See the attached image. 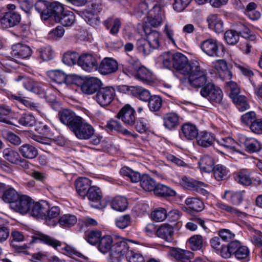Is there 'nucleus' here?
Listing matches in <instances>:
<instances>
[{"instance_id":"obj_20","label":"nucleus","mask_w":262,"mask_h":262,"mask_svg":"<svg viewBox=\"0 0 262 262\" xmlns=\"http://www.w3.org/2000/svg\"><path fill=\"white\" fill-rule=\"evenodd\" d=\"M48 210V204L44 201L33 203L28 212L31 215L36 218H42L46 216Z\"/></svg>"},{"instance_id":"obj_33","label":"nucleus","mask_w":262,"mask_h":262,"mask_svg":"<svg viewBox=\"0 0 262 262\" xmlns=\"http://www.w3.org/2000/svg\"><path fill=\"white\" fill-rule=\"evenodd\" d=\"M111 207L118 211H124L128 206V202L127 199L122 196H116L112 200L111 202Z\"/></svg>"},{"instance_id":"obj_10","label":"nucleus","mask_w":262,"mask_h":262,"mask_svg":"<svg viewBox=\"0 0 262 262\" xmlns=\"http://www.w3.org/2000/svg\"><path fill=\"white\" fill-rule=\"evenodd\" d=\"M15 80L17 81H22L24 88L28 91L39 95L45 94V90L42 84L39 82L35 81L30 78L20 76H18Z\"/></svg>"},{"instance_id":"obj_3","label":"nucleus","mask_w":262,"mask_h":262,"mask_svg":"<svg viewBox=\"0 0 262 262\" xmlns=\"http://www.w3.org/2000/svg\"><path fill=\"white\" fill-rule=\"evenodd\" d=\"M202 51L211 57H221L224 54L225 47L219 45L217 40L209 38L201 42L200 45Z\"/></svg>"},{"instance_id":"obj_40","label":"nucleus","mask_w":262,"mask_h":262,"mask_svg":"<svg viewBox=\"0 0 262 262\" xmlns=\"http://www.w3.org/2000/svg\"><path fill=\"white\" fill-rule=\"evenodd\" d=\"M3 193V200L5 202L9 203L11 207L12 203L15 202L20 195L12 187L8 188L6 187Z\"/></svg>"},{"instance_id":"obj_47","label":"nucleus","mask_w":262,"mask_h":262,"mask_svg":"<svg viewBox=\"0 0 262 262\" xmlns=\"http://www.w3.org/2000/svg\"><path fill=\"white\" fill-rule=\"evenodd\" d=\"M136 46L138 51L142 53L144 55H149L154 49L151 48L148 41L143 38L138 39L137 41Z\"/></svg>"},{"instance_id":"obj_46","label":"nucleus","mask_w":262,"mask_h":262,"mask_svg":"<svg viewBox=\"0 0 262 262\" xmlns=\"http://www.w3.org/2000/svg\"><path fill=\"white\" fill-rule=\"evenodd\" d=\"M48 76L53 81L58 84L64 83L66 75L60 70H51L48 72Z\"/></svg>"},{"instance_id":"obj_48","label":"nucleus","mask_w":262,"mask_h":262,"mask_svg":"<svg viewBox=\"0 0 262 262\" xmlns=\"http://www.w3.org/2000/svg\"><path fill=\"white\" fill-rule=\"evenodd\" d=\"M49 8L51 11L50 17H53L55 20L57 16H60L65 12L63 5L58 2L50 3Z\"/></svg>"},{"instance_id":"obj_11","label":"nucleus","mask_w":262,"mask_h":262,"mask_svg":"<svg viewBox=\"0 0 262 262\" xmlns=\"http://www.w3.org/2000/svg\"><path fill=\"white\" fill-rule=\"evenodd\" d=\"M192 62H189L186 56L180 53L173 54V68L180 72V73L185 75L188 73V67L192 66Z\"/></svg>"},{"instance_id":"obj_32","label":"nucleus","mask_w":262,"mask_h":262,"mask_svg":"<svg viewBox=\"0 0 262 262\" xmlns=\"http://www.w3.org/2000/svg\"><path fill=\"white\" fill-rule=\"evenodd\" d=\"M4 158L13 164H18L19 161L24 162V159H22L19 155V152L9 148H7L3 150Z\"/></svg>"},{"instance_id":"obj_31","label":"nucleus","mask_w":262,"mask_h":262,"mask_svg":"<svg viewBox=\"0 0 262 262\" xmlns=\"http://www.w3.org/2000/svg\"><path fill=\"white\" fill-rule=\"evenodd\" d=\"M244 191L226 190L225 191V196L233 205L240 204L244 199Z\"/></svg>"},{"instance_id":"obj_23","label":"nucleus","mask_w":262,"mask_h":262,"mask_svg":"<svg viewBox=\"0 0 262 262\" xmlns=\"http://www.w3.org/2000/svg\"><path fill=\"white\" fill-rule=\"evenodd\" d=\"M86 193V196L91 202V206L97 208H100L99 202L102 198L100 188L96 186H92Z\"/></svg>"},{"instance_id":"obj_64","label":"nucleus","mask_w":262,"mask_h":262,"mask_svg":"<svg viewBox=\"0 0 262 262\" xmlns=\"http://www.w3.org/2000/svg\"><path fill=\"white\" fill-rule=\"evenodd\" d=\"M126 258L129 262H144L143 256L139 253L129 250L126 256Z\"/></svg>"},{"instance_id":"obj_57","label":"nucleus","mask_w":262,"mask_h":262,"mask_svg":"<svg viewBox=\"0 0 262 262\" xmlns=\"http://www.w3.org/2000/svg\"><path fill=\"white\" fill-rule=\"evenodd\" d=\"M239 33L236 31L229 30L224 34V39L227 43L230 45L236 44L239 40Z\"/></svg>"},{"instance_id":"obj_4","label":"nucleus","mask_w":262,"mask_h":262,"mask_svg":"<svg viewBox=\"0 0 262 262\" xmlns=\"http://www.w3.org/2000/svg\"><path fill=\"white\" fill-rule=\"evenodd\" d=\"M79 139L88 140L94 135V127L81 118L71 130Z\"/></svg>"},{"instance_id":"obj_8","label":"nucleus","mask_w":262,"mask_h":262,"mask_svg":"<svg viewBox=\"0 0 262 262\" xmlns=\"http://www.w3.org/2000/svg\"><path fill=\"white\" fill-rule=\"evenodd\" d=\"M135 110L129 105L125 104L118 112L117 117L127 126H134L136 122Z\"/></svg>"},{"instance_id":"obj_59","label":"nucleus","mask_w":262,"mask_h":262,"mask_svg":"<svg viewBox=\"0 0 262 262\" xmlns=\"http://www.w3.org/2000/svg\"><path fill=\"white\" fill-rule=\"evenodd\" d=\"M35 122V117L30 114H24L18 119V123L25 126H32Z\"/></svg>"},{"instance_id":"obj_44","label":"nucleus","mask_w":262,"mask_h":262,"mask_svg":"<svg viewBox=\"0 0 262 262\" xmlns=\"http://www.w3.org/2000/svg\"><path fill=\"white\" fill-rule=\"evenodd\" d=\"M105 126L110 130H115L125 135H133L130 132L122 125L120 122L115 120L112 119L109 121Z\"/></svg>"},{"instance_id":"obj_34","label":"nucleus","mask_w":262,"mask_h":262,"mask_svg":"<svg viewBox=\"0 0 262 262\" xmlns=\"http://www.w3.org/2000/svg\"><path fill=\"white\" fill-rule=\"evenodd\" d=\"M214 161L212 157L204 155L200 159L199 166L200 169L205 172H210L213 170Z\"/></svg>"},{"instance_id":"obj_54","label":"nucleus","mask_w":262,"mask_h":262,"mask_svg":"<svg viewBox=\"0 0 262 262\" xmlns=\"http://www.w3.org/2000/svg\"><path fill=\"white\" fill-rule=\"evenodd\" d=\"M212 171L214 178L217 181H222L227 177L228 170L225 166L221 164L214 166Z\"/></svg>"},{"instance_id":"obj_18","label":"nucleus","mask_w":262,"mask_h":262,"mask_svg":"<svg viewBox=\"0 0 262 262\" xmlns=\"http://www.w3.org/2000/svg\"><path fill=\"white\" fill-rule=\"evenodd\" d=\"M169 254L178 262H190L194 256L193 253L189 251L177 248L171 249Z\"/></svg>"},{"instance_id":"obj_22","label":"nucleus","mask_w":262,"mask_h":262,"mask_svg":"<svg viewBox=\"0 0 262 262\" xmlns=\"http://www.w3.org/2000/svg\"><path fill=\"white\" fill-rule=\"evenodd\" d=\"M156 234L158 237L166 242H171L173 239V228L169 224H163L156 230Z\"/></svg>"},{"instance_id":"obj_51","label":"nucleus","mask_w":262,"mask_h":262,"mask_svg":"<svg viewBox=\"0 0 262 262\" xmlns=\"http://www.w3.org/2000/svg\"><path fill=\"white\" fill-rule=\"evenodd\" d=\"M102 237V233L99 230H92L85 234L86 241L92 245L98 244Z\"/></svg>"},{"instance_id":"obj_53","label":"nucleus","mask_w":262,"mask_h":262,"mask_svg":"<svg viewBox=\"0 0 262 262\" xmlns=\"http://www.w3.org/2000/svg\"><path fill=\"white\" fill-rule=\"evenodd\" d=\"M2 136L6 140L15 146L20 145L21 143L20 138L12 132L4 130L2 132Z\"/></svg>"},{"instance_id":"obj_26","label":"nucleus","mask_w":262,"mask_h":262,"mask_svg":"<svg viewBox=\"0 0 262 262\" xmlns=\"http://www.w3.org/2000/svg\"><path fill=\"white\" fill-rule=\"evenodd\" d=\"M50 3L46 1L39 0L35 4L36 10L40 14L43 20H47L51 16V11L49 10Z\"/></svg>"},{"instance_id":"obj_15","label":"nucleus","mask_w":262,"mask_h":262,"mask_svg":"<svg viewBox=\"0 0 262 262\" xmlns=\"http://www.w3.org/2000/svg\"><path fill=\"white\" fill-rule=\"evenodd\" d=\"M11 55L17 58L26 59L29 58L32 54L31 48L24 43H18L12 46Z\"/></svg>"},{"instance_id":"obj_52","label":"nucleus","mask_w":262,"mask_h":262,"mask_svg":"<svg viewBox=\"0 0 262 262\" xmlns=\"http://www.w3.org/2000/svg\"><path fill=\"white\" fill-rule=\"evenodd\" d=\"M233 102L237 105V107L241 112L245 111L249 108V105L247 102L246 97L238 94L231 98Z\"/></svg>"},{"instance_id":"obj_25","label":"nucleus","mask_w":262,"mask_h":262,"mask_svg":"<svg viewBox=\"0 0 262 262\" xmlns=\"http://www.w3.org/2000/svg\"><path fill=\"white\" fill-rule=\"evenodd\" d=\"M18 150L21 156L26 159H33L38 155L37 149L29 143H25L20 146Z\"/></svg>"},{"instance_id":"obj_35","label":"nucleus","mask_w":262,"mask_h":262,"mask_svg":"<svg viewBox=\"0 0 262 262\" xmlns=\"http://www.w3.org/2000/svg\"><path fill=\"white\" fill-rule=\"evenodd\" d=\"M75 19V15L72 12L65 11L60 16H57L55 21L63 26L69 27L73 24Z\"/></svg>"},{"instance_id":"obj_29","label":"nucleus","mask_w":262,"mask_h":262,"mask_svg":"<svg viewBox=\"0 0 262 262\" xmlns=\"http://www.w3.org/2000/svg\"><path fill=\"white\" fill-rule=\"evenodd\" d=\"M234 179L238 183L244 186H249L252 183L250 172L247 169H242L235 172Z\"/></svg>"},{"instance_id":"obj_21","label":"nucleus","mask_w":262,"mask_h":262,"mask_svg":"<svg viewBox=\"0 0 262 262\" xmlns=\"http://www.w3.org/2000/svg\"><path fill=\"white\" fill-rule=\"evenodd\" d=\"M91 181L87 178H79L75 182V185L77 193L82 199L86 197V193L90 189Z\"/></svg>"},{"instance_id":"obj_7","label":"nucleus","mask_w":262,"mask_h":262,"mask_svg":"<svg viewBox=\"0 0 262 262\" xmlns=\"http://www.w3.org/2000/svg\"><path fill=\"white\" fill-rule=\"evenodd\" d=\"M78 65L86 72L97 70L98 62L96 56L91 53H83L79 57Z\"/></svg>"},{"instance_id":"obj_60","label":"nucleus","mask_w":262,"mask_h":262,"mask_svg":"<svg viewBox=\"0 0 262 262\" xmlns=\"http://www.w3.org/2000/svg\"><path fill=\"white\" fill-rule=\"evenodd\" d=\"M152 219L157 222L163 221L167 217V211L163 208L155 209L151 213Z\"/></svg>"},{"instance_id":"obj_42","label":"nucleus","mask_w":262,"mask_h":262,"mask_svg":"<svg viewBox=\"0 0 262 262\" xmlns=\"http://www.w3.org/2000/svg\"><path fill=\"white\" fill-rule=\"evenodd\" d=\"M156 184L155 180L149 175H142V179H141L140 182V186L145 191H154Z\"/></svg>"},{"instance_id":"obj_55","label":"nucleus","mask_w":262,"mask_h":262,"mask_svg":"<svg viewBox=\"0 0 262 262\" xmlns=\"http://www.w3.org/2000/svg\"><path fill=\"white\" fill-rule=\"evenodd\" d=\"M37 52L40 58L43 61H48L52 58L53 51L51 47L49 46L39 48Z\"/></svg>"},{"instance_id":"obj_41","label":"nucleus","mask_w":262,"mask_h":262,"mask_svg":"<svg viewBox=\"0 0 262 262\" xmlns=\"http://www.w3.org/2000/svg\"><path fill=\"white\" fill-rule=\"evenodd\" d=\"M120 173L122 175L128 177L133 183H137L141 181L142 176L137 171L133 170L128 167H124L120 169Z\"/></svg>"},{"instance_id":"obj_50","label":"nucleus","mask_w":262,"mask_h":262,"mask_svg":"<svg viewBox=\"0 0 262 262\" xmlns=\"http://www.w3.org/2000/svg\"><path fill=\"white\" fill-rule=\"evenodd\" d=\"M79 56L76 52H67L63 55L62 61L68 66H73L76 63L78 64V60Z\"/></svg>"},{"instance_id":"obj_45","label":"nucleus","mask_w":262,"mask_h":262,"mask_svg":"<svg viewBox=\"0 0 262 262\" xmlns=\"http://www.w3.org/2000/svg\"><path fill=\"white\" fill-rule=\"evenodd\" d=\"M215 141L219 145L225 149L231 151H236L235 146L236 143L231 137L221 138L216 139Z\"/></svg>"},{"instance_id":"obj_14","label":"nucleus","mask_w":262,"mask_h":262,"mask_svg":"<svg viewBox=\"0 0 262 262\" xmlns=\"http://www.w3.org/2000/svg\"><path fill=\"white\" fill-rule=\"evenodd\" d=\"M238 141L241 144L244 146L246 150L249 153L259 151L262 148L259 141L253 138H248L245 135H238Z\"/></svg>"},{"instance_id":"obj_56","label":"nucleus","mask_w":262,"mask_h":262,"mask_svg":"<svg viewBox=\"0 0 262 262\" xmlns=\"http://www.w3.org/2000/svg\"><path fill=\"white\" fill-rule=\"evenodd\" d=\"M104 25L107 29H109L111 25H113L110 30V33L112 34H116L119 30L121 22L118 18L113 19L112 18H109L104 21Z\"/></svg>"},{"instance_id":"obj_49","label":"nucleus","mask_w":262,"mask_h":262,"mask_svg":"<svg viewBox=\"0 0 262 262\" xmlns=\"http://www.w3.org/2000/svg\"><path fill=\"white\" fill-rule=\"evenodd\" d=\"M77 217L72 214H64L58 220V223L63 227H70L74 225L77 222Z\"/></svg>"},{"instance_id":"obj_16","label":"nucleus","mask_w":262,"mask_h":262,"mask_svg":"<svg viewBox=\"0 0 262 262\" xmlns=\"http://www.w3.org/2000/svg\"><path fill=\"white\" fill-rule=\"evenodd\" d=\"M102 85L101 81L95 77H91L85 80L81 86V90L83 93L86 94H96Z\"/></svg>"},{"instance_id":"obj_61","label":"nucleus","mask_w":262,"mask_h":262,"mask_svg":"<svg viewBox=\"0 0 262 262\" xmlns=\"http://www.w3.org/2000/svg\"><path fill=\"white\" fill-rule=\"evenodd\" d=\"M191 248L193 251L201 249L203 245V237L200 235H195L189 239Z\"/></svg>"},{"instance_id":"obj_12","label":"nucleus","mask_w":262,"mask_h":262,"mask_svg":"<svg viewBox=\"0 0 262 262\" xmlns=\"http://www.w3.org/2000/svg\"><path fill=\"white\" fill-rule=\"evenodd\" d=\"M58 116L61 122L66 125L70 130L81 118L77 116L72 111L68 109L60 111Z\"/></svg>"},{"instance_id":"obj_38","label":"nucleus","mask_w":262,"mask_h":262,"mask_svg":"<svg viewBox=\"0 0 262 262\" xmlns=\"http://www.w3.org/2000/svg\"><path fill=\"white\" fill-rule=\"evenodd\" d=\"M145 32L147 34L146 40L148 41L151 48L154 49H158L160 46V33L156 30H152L147 33L146 30H145Z\"/></svg>"},{"instance_id":"obj_1","label":"nucleus","mask_w":262,"mask_h":262,"mask_svg":"<svg viewBox=\"0 0 262 262\" xmlns=\"http://www.w3.org/2000/svg\"><path fill=\"white\" fill-rule=\"evenodd\" d=\"M41 242L46 244L53 248L60 251L64 254H74L79 257H81L82 254L77 252L74 248L62 243L55 238L40 232H36L32 236V240L29 245L34 243Z\"/></svg>"},{"instance_id":"obj_63","label":"nucleus","mask_w":262,"mask_h":262,"mask_svg":"<svg viewBox=\"0 0 262 262\" xmlns=\"http://www.w3.org/2000/svg\"><path fill=\"white\" fill-rule=\"evenodd\" d=\"M115 224L117 227L124 229L130 224V216L129 214L121 216L115 220Z\"/></svg>"},{"instance_id":"obj_39","label":"nucleus","mask_w":262,"mask_h":262,"mask_svg":"<svg viewBox=\"0 0 262 262\" xmlns=\"http://www.w3.org/2000/svg\"><path fill=\"white\" fill-rule=\"evenodd\" d=\"M185 203L189 209L195 212L201 211L204 208L203 202L198 198H187L185 200Z\"/></svg>"},{"instance_id":"obj_27","label":"nucleus","mask_w":262,"mask_h":262,"mask_svg":"<svg viewBox=\"0 0 262 262\" xmlns=\"http://www.w3.org/2000/svg\"><path fill=\"white\" fill-rule=\"evenodd\" d=\"M163 119L164 127L169 130L174 129L179 124V116L174 113L166 114Z\"/></svg>"},{"instance_id":"obj_58","label":"nucleus","mask_w":262,"mask_h":262,"mask_svg":"<svg viewBox=\"0 0 262 262\" xmlns=\"http://www.w3.org/2000/svg\"><path fill=\"white\" fill-rule=\"evenodd\" d=\"M162 105L161 98L157 95H153L148 101V107L151 112H157L160 110Z\"/></svg>"},{"instance_id":"obj_24","label":"nucleus","mask_w":262,"mask_h":262,"mask_svg":"<svg viewBox=\"0 0 262 262\" xmlns=\"http://www.w3.org/2000/svg\"><path fill=\"white\" fill-rule=\"evenodd\" d=\"M181 131L180 136L187 140H193L196 138L199 134L196 126L190 123L184 124L181 126Z\"/></svg>"},{"instance_id":"obj_2","label":"nucleus","mask_w":262,"mask_h":262,"mask_svg":"<svg viewBox=\"0 0 262 262\" xmlns=\"http://www.w3.org/2000/svg\"><path fill=\"white\" fill-rule=\"evenodd\" d=\"M188 68L189 71L185 76H188L189 83L192 86L200 88L207 82V73L200 67L198 62H193L192 66Z\"/></svg>"},{"instance_id":"obj_28","label":"nucleus","mask_w":262,"mask_h":262,"mask_svg":"<svg viewBox=\"0 0 262 262\" xmlns=\"http://www.w3.org/2000/svg\"><path fill=\"white\" fill-rule=\"evenodd\" d=\"M116 239V238L108 235L102 236L98 244V250L103 253L110 251Z\"/></svg>"},{"instance_id":"obj_43","label":"nucleus","mask_w":262,"mask_h":262,"mask_svg":"<svg viewBox=\"0 0 262 262\" xmlns=\"http://www.w3.org/2000/svg\"><path fill=\"white\" fill-rule=\"evenodd\" d=\"M136 71V78L143 82L148 83L152 80V74L146 68L141 67Z\"/></svg>"},{"instance_id":"obj_6","label":"nucleus","mask_w":262,"mask_h":262,"mask_svg":"<svg viewBox=\"0 0 262 262\" xmlns=\"http://www.w3.org/2000/svg\"><path fill=\"white\" fill-rule=\"evenodd\" d=\"M115 94V90L112 86L101 87L93 96V99L101 106H106L112 103Z\"/></svg>"},{"instance_id":"obj_62","label":"nucleus","mask_w":262,"mask_h":262,"mask_svg":"<svg viewBox=\"0 0 262 262\" xmlns=\"http://www.w3.org/2000/svg\"><path fill=\"white\" fill-rule=\"evenodd\" d=\"M134 126L137 131L140 133H145L149 128L148 121L144 118H140L137 120H136Z\"/></svg>"},{"instance_id":"obj_37","label":"nucleus","mask_w":262,"mask_h":262,"mask_svg":"<svg viewBox=\"0 0 262 262\" xmlns=\"http://www.w3.org/2000/svg\"><path fill=\"white\" fill-rule=\"evenodd\" d=\"M111 249L116 250L117 252L123 254V256L125 255L126 256L130 250L128 243L120 238L116 239Z\"/></svg>"},{"instance_id":"obj_13","label":"nucleus","mask_w":262,"mask_h":262,"mask_svg":"<svg viewBox=\"0 0 262 262\" xmlns=\"http://www.w3.org/2000/svg\"><path fill=\"white\" fill-rule=\"evenodd\" d=\"M98 67L97 70L99 73L106 75L116 72L118 69V63L112 58L105 57L98 63Z\"/></svg>"},{"instance_id":"obj_17","label":"nucleus","mask_w":262,"mask_h":262,"mask_svg":"<svg viewBox=\"0 0 262 262\" xmlns=\"http://www.w3.org/2000/svg\"><path fill=\"white\" fill-rule=\"evenodd\" d=\"M20 20V15L17 12H6L1 18V23L4 28H8L17 25Z\"/></svg>"},{"instance_id":"obj_9","label":"nucleus","mask_w":262,"mask_h":262,"mask_svg":"<svg viewBox=\"0 0 262 262\" xmlns=\"http://www.w3.org/2000/svg\"><path fill=\"white\" fill-rule=\"evenodd\" d=\"M33 203V200L26 195H19L18 199L12 203L11 208L22 214H25L29 211V209Z\"/></svg>"},{"instance_id":"obj_36","label":"nucleus","mask_w":262,"mask_h":262,"mask_svg":"<svg viewBox=\"0 0 262 262\" xmlns=\"http://www.w3.org/2000/svg\"><path fill=\"white\" fill-rule=\"evenodd\" d=\"M154 192L156 195L164 197L174 196L176 194L175 191L162 184H156Z\"/></svg>"},{"instance_id":"obj_5","label":"nucleus","mask_w":262,"mask_h":262,"mask_svg":"<svg viewBox=\"0 0 262 262\" xmlns=\"http://www.w3.org/2000/svg\"><path fill=\"white\" fill-rule=\"evenodd\" d=\"M201 95L207 98L212 103H220L223 94L222 90L214 84L208 83L203 87L200 92Z\"/></svg>"},{"instance_id":"obj_30","label":"nucleus","mask_w":262,"mask_h":262,"mask_svg":"<svg viewBox=\"0 0 262 262\" xmlns=\"http://www.w3.org/2000/svg\"><path fill=\"white\" fill-rule=\"evenodd\" d=\"M198 145L203 147H208L211 146L215 138L213 135L206 132H202L198 134L196 137Z\"/></svg>"},{"instance_id":"obj_19","label":"nucleus","mask_w":262,"mask_h":262,"mask_svg":"<svg viewBox=\"0 0 262 262\" xmlns=\"http://www.w3.org/2000/svg\"><path fill=\"white\" fill-rule=\"evenodd\" d=\"M182 185L189 189L204 193L206 191L203 188L205 187V183L195 181L192 179L184 177L180 181Z\"/></svg>"}]
</instances>
